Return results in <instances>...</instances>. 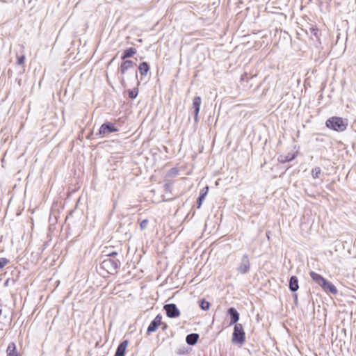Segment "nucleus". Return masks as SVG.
<instances>
[{
  "label": "nucleus",
  "instance_id": "1",
  "mask_svg": "<svg viewBox=\"0 0 356 356\" xmlns=\"http://www.w3.org/2000/svg\"><path fill=\"white\" fill-rule=\"evenodd\" d=\"M309 275L313 281L321 286L325 291H328L332 294H336L337 293V289L335 286L325 280L322 275L314 271H311Z\"/></svg>",
  "mask_w": 356,
  "mask_h": 356
},
{
  "label": "nucleus",
  "instance_id": "2",
  "mask_svg": "<svg viewBox=\"0 0 356 356\" xmlns=\"http://www.w3.org/2000/svg\"><path fill=\"white\" fill-rule=\"evenodd\" d=\"M326 127L336 131H343L346 129L348 124L340 117H331L325 122Z\"/></svg>",
  "mask_w": 356,
  "mask_h": 356
},
{
  "label": "nucleus",
  "instance_id": "3",
  "mask_svg": "<svg viewBox=\"0 0 356 356\" xmlns=\"http://www.w3.org/2000/svg\"><path fill=\"white\" fill-rule=\"evenodd\" d=\"M163 316L161 314H158L154 320L150 323L147 329V334L149 335L151 333L156 331V330L161 326L163 330H165L168 328V325L166 323L163 322L162 321Z\"/></svg>",
  "mask_w": 356,
  "mask_h": 356
},
{
  "label": "nucleus",
  "instance_id": "4",
  "mask_svg": "<svg viewBox=\"0 0 356 356\" xmlns=\"http://www.w3.org/2000/svg\"><path fill=\"white\" fill-rule=\"evenodd\" d=\"M245 332L241 324H236L234 329L232 341L243 344L245 342Z\"/></svg>",
  "mask_w": 356,
  "mask_h": 356
},
{
  "label": "nucleus",
  "instance_id": "5",
  "mask_svg": "<svg viewBox=\"0 0 356 356\" xmlns=\"http://www.w3.org/2000/svg\"><path fill=\"white\" fill-rule=\"evenodd\" d=\"M124 61L121 63L119 67V72L122 76V83L124 84L125 83L124 76L127 72V71L134 67V62L130 60H123Z\"/></svg>",
  "mask_w": 356,
  "mask_h": 356
},
{
  "label": "nucleus",
  "instance_id": "6",
  "mask_svg": "<svg viewBox=\"0 0 356 356\" xmlns=\"http://www.w3.org/2000/svg\"><path fill=\"white\" fill-rule=\"evenodd\" d=\"M166 315L169 318L178 317L180 315V312L175 304H168L164 306Z\"/></svg>",
  "mask_w": 356,
  "mask_h": 356
},
{
  "label": "nucleus",
  "instance_id": "7",
  "mask_svg": "<svg viewBox=\"0 0 356 356\" xmlns=\"http://www.w3.org/2000/svg\"><path fill=\"white\" fill-rule=\"evenodd\" d=\"M118 131V129L111 123H104L100 127L99 134L100 135H106L107 134L116 132Z\"/></svg>",
  "mask_w": 356,
  "mask_h": 356
},
{
  "label": "nucleus",
  "instance_id": "8",
  "mask_svg": "<svg viewBox=\"0 0 356 356\" xmlns=\"http://www.w3.org/2000/svg\"><path fill=\"white\" fill-rule=\"evenodd\" d=\"M250 264L248 257L245 256L238 268V271L240 273L245 274L248 273L250 270Z\"/></svg>",
  "mask_w": 356,
  "mask_h": 356
},
{
  "label": "nucleus",
  "instance_id": "9",
  "mask_svg": "<svg viewBox=\"0 0 356 356\" xmlns=\"http://www.w3.org/2000/svg\"><path fill=\"white\" fill-rule=\"evenodd\" d=\"M202 99L200 97H195L193 99V108H194L195 120L198 119Z\"/></svg>",
  "mask_w": 356,
  "mask_h": 356
},
{
  "label": "nucleus",
  "instance_id": "10",
  "mask_svg": "<svg viewBox=\"0 0 356 356\" xmlns=\"http://www.w3.org/2000/svg\"><path fill=\"white\" fill-rule=\"evenodd\" d=\"M6 356H22L17 350L16 344L10 342L6 348Z\"/></svg>",
  "mask_w": 356,
  "mask_h": 356
},
{
  "label": "nucleus",
  "instance_id": "11",
  "mask_svg": "<svg viewBox=\"0 0 356 356\" xmlns=\"http://www.w3.org/2000/svg\"><path fill=\"white\" fill-rule=\"evenodd\" d=\"M119 261H113L112 259H105L103 262H102V268H108L110 266L112 267V270L113 271H116L117 269L119 267Z\"/></svg>",
  "mask_w": 356,
  "mask_h": 356
},
{
  "label": "nucleus",
  "instance_id": "12",
  "mask_svg": "<svg viewBox=\"0 0 356 356\" xmlns=\"http://www.w3.org/2000/svg\"><path fill=\"white\" fill-rule=\"evenodd\" d=\"M128 344V340H124L120 343L117 348L115 356H124Z\"/></svg>",
  "mask_w": 356,
  "mask_h": 356
},
{
  "label": "nucleus",
  "instance_id": "13",
  "mask_svg": "<svg viewBox=\"0 0 356 356\" xmlns=\"http://www.w3.org/2000/svg\"><path fill=\"white\" fill-rule=\"evenodd\" d=\"M228 314L231 316L230 324H235L239 320L238 312L233 307L228 309Z\"/></svg>",
  "mask_w": 356,
  "mask_h": 356
},
{
  "label": "nucleus",
  "instance_id": "14",
  "mask_svg": "<svg viewBox=\"0 0 356 356\" xmlns=\"http://www.w3.org/2000/svg\"><path fill=\"white\" fill-rule=\"evenodd\" d=\"M297 156V153L288 154L287 155H280L278 158V161L281 163L291 161Z\"/></svg>",
  "mask_w": 356,
  "mask_h": 356
},
{
  "label": "nucleus",
  "instance_id": "15",
  "mask_svg": "<svg viewBox=\"0 0 356 356\" xmlns=\"http://www.w3.org/2000/svg\"><path fill=\"white\" fill-rule=\"evenodd\" d=\"M136 54V49L131 47L124 50L121 56L122 60H126L127 58L131 57Z\"/></svg>",
  "mask_w": 356,
  "mask_h": 356
},
{
  "label": "nucleus",
  "instance_id": "16",
  "mask_svg": "<svg viewBox=\"0 0 356 356\" xmlns=\"http://www.w3.org/2000/svg\"><path fill=\"white\" fill-rule=\"evenodd\" d=\"M298 281L296 277L292 276L289 282V289L292 291H296L298 289Z\"/></svg>",
  "mask_w": 356,
  "mask_h": 356
},
{
  "label": "nucleus",
  "instance_id": "17",
  "mask_svg": "<svg viewBox=\"0 0 356 356\" xmlns=\"http://www.w3.org/2000/svg\"><path fill=\"white\" fill-rule=\"evenodd\" d=\"M208 190H209V188L207 186L206 188H204V189H202L201 191L200 196L197 201V208H200V207L202 206V202L208 193Z\"/></svg>",
  "mask_w": 356,
  "mask_h": 356
},
{
  "label": "nucleus",
  "instance_id": "18",
  "mask_svg": "<svg viewBox=\"0 0 356 356\" xmlns=\"http://www.w3.org/2000/svg\"><path fill=\"white\" fill-rule=\"evenodd\" d=\"M138 70L141 75H146L149 70V65L146 62H143L139 65Z\"/></svg>",
  "mask_w": 356,
  "mask_h": 356
},
{
  "label": "nucleus",
  "instance_id": "19",
  "mask_svg": "<svg viewBox=\"0 0 356 356\" xmlns=\"http://www.w3.org/2000/svg\"><path fill=\"white\" fill-rule=\"evenodd\" d=\"M198 338H199V336L197 334H188L186 337V342L189 345H194L197 342Z\"/></svg>",
  "mask_w": 356,
  "mask_h": 356
},
{
  "label": "nucleus",
  "instance_id": "20",
  "mask_svg": "<svg viewBox=\"0 0 356 356\" xmlns=\"http://www.w3.org/2000/svg\"><path fill=\"white\" fill-rule=\"evenodd\" d=\"M200 307L202 310L207 311L209 309L210 303L204 299L200 300Z\"/></svg>",
  "mask_w": 356,
  "mask_h": 356
},
{
  "label": "nucleus",
  "instance_id": "21",
  "mask_svg": "<svg viewBox=\"0 0 356 356\" xmlns=\"http://www.w3.org/2000/svg\"><path fill=\"white\" fill-rule=\"evenodd\" d=\"M138 93V90L137 88H134V90H129V97L131 99H135Z\"/></svg>",
  "mask_w": 356,
  "mask_h": 356
},
{
  "label": "nucleus",
  "instance_id": "22",
  "mask_svg": "<svg viewBox=\"0 0 356 356\" xmlns=\"http://www.w3.org/2000/svg\"><path fill=\"white\" fill-rule=\"evenodd\" d=\"M8 263L9 260L8 259L4 257L0 258V270L6 266Z\"/></svg>",
  "mask_w": 356,
  "mask_h": 356
},
{
  "label": "nucleus",
  "instance_id": "23",
  "mask_svg": "<svg viewBox=\"0 0 356 356\" xmlns=\"http://www.w3.org/2000/svg\"><path fill=\"white\" fill-rule=\"evenodd\" d=\"M147 224H148V220H147V219H145L143 221H141L140 223V229H145L147 227Z\"/></svg>",
  "mask_w": 356,
  "mask_h": 356
},
{
  "label": "nucleus",
  "instance_id": "24",
  "mask_svg": "<svg viewBox=\"0 0 356 356\" xmlns=\"http://www.w3.org/2000/svg\"><path fill=\"white\" fill-rule=\"evenodd\" d=\"M24 59H25L24 56H23V55L22 56H19L17 57V63L19 65H23L24 63Z\"/></svg>",
  "mask_w": 356,
  "mask_h": 356
},
{
  "label": "nucleus",
  "instance_id": "25",
  "mask_svg": "<svg viewBox=\"0 0 356 356\" xmlns=\"http://www.w3.org/2000/svg\"><path fill=\"white\" fill-rule=\"evenodd\" d=\"M312 173L314 177H318V174L321 173V169L319 168H316L312 170Z\"/></svg>",
  "mask_w": 356,
  "mask_h": 356
},
{
  "label": "nucleus",
  "instance_id": "26",
  "mask_svg": "<svg viewBox=\"0 0 356 356\" xmlns=\"http://www.w3.org/2000/svg\"><path fill=\"white\" fill-rule=\"evenodd\" d=\"M108 255L109 257H115L116 255H118V252H112L109 253Z\"/></svg>",
  "mask_w": 356,
  "mask_h": 356
},
{
  "label": "nucleus",
  "instance_id": "27",
  "mask_svg": "<svg viewBox=\"0 0 356 356\" xmlns=\"http://www.w3.org/2000/svg\"><path fill=\"white\" fill-rule=\"evenodd\" d=\"M165 187L166 189L169 188L170 187V183H166L165 184Z\"/></svg>",
  "mask_w": 356,
  "mask_h": 356
},
{
  "label": "nucleus",
  "instance_id": "28",
  "mask_svg": "<svg viewBox=\"0 0 356 356\" xmlns=\"http://www.w3.org/2000/svg\"><path fill=\"white\" fill-rule=\"evenodd\" d=\"M138 41L139 42H142V40H141V39H138Z\"/></svg>",
  "mask_w": 356,
  "mask_h": 356
},
{
  "label": "nucleus",
  "instance_id": "29",
  "mask_svg": "<svg viewBox=\"0 0 356 356\" xmlns=\"http://www.w3.org/2000/svg\"><path fill=\"white\" fill-rule=\"evenodd\" d=\"M129 43H130V44H131V45H134V44L133 42H129Z\"/></svg>",
  "mask_w": 356,
  "mask_h": 356
}]
</instances>
